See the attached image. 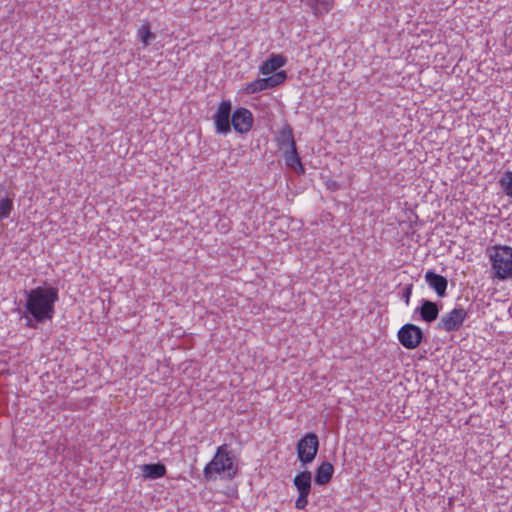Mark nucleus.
I'll list each match as a JSON object with an SVG mask.
<instances>
[{
	"label": "nucleus",
	"instance_id": "obj_22",
	"mask_svg": "<svg viewBox=\"0 0 512 512\" xmlns=\"http://www.w3.org/2000/svg\"><path fill=\"white\" fill-rule=\"evenodd\" d=\"M412 289H413V284H408L406 285L403 290H402V299L404 300L405 304L408 306L409 303H410V297L412 295Z\"/></svg>",
	"mask_w": 512,
	"mask_h": 512
},
{
	"label": "nucleus",
	"instance_id": "obj_6",
	"mask_svg": "<svg viewBox=\"0 0 512 512\" xmlns=\"http://www.w3.org/2000/svg\"><path fill=\"white\" fill-rule=\"evenodd\" d=\"M312 473L308 470L298 472L294 479L293 484L298 491V498L295 501L297 509H305L308 505V496L311 492Z\"/></svg>",
	"mask_w": 512,
	"mask_h": 512
},
{
	"label": "nucleus",
	"instance_id": "obj_10",
	"mask_svg": "<svg viewBox=\"0 0 512 512\" xmlns=\"http://www.w3.org/2000/svg\"><path fill=\"white\" fill-rule=\"evenodd\" d=\"M253 123V114L247 108L239 107L232 114L231 126L239 134L249 132L253 127Z\"/></svg>",
	"mask_w": 512,
	"mask_h": 512
},
{
	"label": "nucleus",
	"instance_id": "obj_21",
	"mask_svg": "<svg viewBox=\"0 0 512 512\" xmlns=\"http://www.w3.org/2000/svg\"><path fill=\"white\" fill-rule=\"evenodd\" d=\"M138 35L145 47L149 46L150 42L156 38L155 34L151 32L149 23L143 24L139 28Z\"/></svg>",
	"mask_w": 512,
	"mask_h": 512
},
{
	"label": "nucleus",
	"instance_id": "obj_12",
	"mask_svg": "<svg viewBox=\"0 0 512 512\" xmlns=\"http://www.w3.org/2000/svg\"><path fill=\"white\" fill-rule=\"evenodd\" d=\"M424 278L428 286L436 292L438 297L444 298L447 295L448 281L446 277L428 270Z\"/></svg>",
	"mask_w": 512,
	"mask_h": 512
},
{
	"label": "nucleus",
	"instance_id": "obj_16",
	"mask_svg": "<svg viewBox=\"0 0 512 512\" xmlns=\"http://www.w3.org/2000/svg\"><path fill=\"white\" fill-rule=\"evenodd\" d=\"M276 140L281 150L292 149L296 147L293 130L289 125L284 126L279 131Z\"/></svg>",
	"mask_w": 512,
	"mask_h": 512
},
{
	"label": "nucleus",
	"instance_id": "obj_1",
	"mask_svg": "<svg viewBox=\"0 0 512 512\" xmlns=\"http://www.w3.org/2000/svg\"><path fill=\"white\" fill-rule=\"evenodd\" d=\"M25 304L21 318L26 319V327L36 329L37 323L52 320L55 303L59 300L58 289L53 286L36 287L24 290Z\"/></svg>",
	"mask_w": 512,
	"mask_h": 512
},
{
	"label": "nucleus",
	"instance_id": "obj_14",
	"mask_svg": "<svg viewBox=\"0 0 512 512\" xmlns=\"http://www.w3.org/2000/svg\"><path fill=\"white\" fill-rule=\"evenodd\" d=\"M287 60L284 56L280 54H272L269 59H267L260 66V72L264 75L273 74L286 64Z\"/></svg>",
	"mask_w": 512,
	"mask_h": 512
},
{
	"label": "nucleus",
	"instance_id": "obj_11",
	"mask_svg": "<svg viewBox=\"0 0 512 512\" xmlns=\"http://www.w3.org/2000/svg\"><path fill=\"white\" fill-rule=\"evenodd\" d=\"M440 308L441 306L438 303L422 299L420 301V306L415 309V313L420 315L421 320L427 323H432L438 318Z\"/></svg>",
	"mask_w": 512,
	"mask_h": 512
},
{
	"label": "nucleus",
	"instance_id": "obj_9",
	"mask_svg": "<svg viewBox=\"0 0 512 512\" xmlns=\"http://www.w3.org/2000/svg\"><path fill=\"white\" fill-rule=\"evenodd\" d=\"M287 78L285 71L269 74L268 77L258 78L246 85L245 91L248 94H255L263 90L274 88L283 83Z\"/></svg>",
	"mask_w": 512,
	"mask_h": 512
},
{
	"label": "nucleus",
	"instance_id": "obj_17",
	"mask_svg": "<svg viewBox=\"0 0 512 512\" xmlns=\"http://www.w3.org/2000/svg\"><path fill=\"white\" fill-rule=\"evenodd\" d=\"M142 476L144 479L154 480L165 476L166 467L158 462L155 464H144L141 466Z\"/></svg>",
	"mask_w": 512,
	"mask_h": 512
},
{
	"label": "nucleus",
	"instance_id": "obj_7",
	"mask_svg": "<svg viewBox=\"0 0 512 512\" xmlns=\"http://www.w3.org/2000/svg\"><path fill=\"white\" fill-rule=\"evenodd\" d=\"M232 103L230 100H222L215 114L213 115V121L216 133L221 135H227L231 132V117H232Z\"/></svg>",
	"mask_w": 512,
	"mask_h": 512
},
{
	"label": "nucleus",
	"instance_id": "obj_2",
	"mask_svg": "<svg viewBox=\"0 0 512 512\" xmlns=\"http://www.w3.org/2000/svg\"><path fill=\"white\" fill-rule=\"evenodd\" d=\"M222 472H227L229 477L236 474L234 458L231 456L227 444L217 448L213 459L205 466L203 474L206 480H210L214 474H221Z\"/></svg>",
	"mask_w": 512,
	"mask_h": 512
},
{
	"label": "nucleus",
	"instance_id": "obj_4",
	"mask_svg": "<svg viewBox=\"0 0 512 512\" xmlns=\"http://www.w3.org/2000/svg\"><path fill=\"white\" fill-rule=\"evenodd\" d=\"M319 450V439L316 433L309 432L298 440L296 445L297 458L303 466L314 461Z\"/></svg>",
	"mask_w": 512,
	"mask_h": 512
},
{
	"label": "nucleus",
	"instance_id": "obj_8",
	"mask_svg": "<svg viewBox=\"0 0 512 512\" xmlns=\"http://www.w3.org/2000/svg\"><path fill=\"white\" fill-rule=\"evenodd\" d=\"M397 337L400 344L404 348L412 350L420 345V343L423 340L424 334L419 326L407 323L399 329Z\"/></svg>",
	"mask_w": 512,
	"mask_h": 512
},
{
	"label": "nucleus",
	"instance_id": "obj_15",
	"mask_svg": "<svg viewBox=\"0 0 512 512\" xmlns=\"http://www.w3.org/2000/svg\"><path fill=\"white\" fill-rule=\"evenodd\" d=\"M283 155L286 165L293 169L297 174H303L305 172V168L301 162L296 147L284 150Z\"/></svg>",
	"mask_w": 512,
	"mask_h": 512
},
{
	"label": "nucleus",
	"instance_id": "obj_13",
	"mask_svg": "<svg viewBox=\"0 0 512 512\" xmlns=\"http://www.w3.org/2000/svg\"><path fill=\"white\" fill-rule=\"evenodd\" d=\"M333 473V465L328 461H324L317 467L314 481L317 485H326L331 481Z\"/></svg>",
	"mask_w": 512,
	"mask_h": 512
},
{
	"label": "nucleus",
	"instance_id": "obj_18",
	"mask_svg": "<svg viewBox=\"0 0 512 512\" xmlns=\"http://www.w3.org/2000/svg\"><path fill=\"white\" fill-rule=\"evenodd\" d=\"M13 210V198L8 196V192L3 187H0V221L10 218Z\"/></svg>",
	"mask_w": 512,
	"mask_h": 512
},
{
	"label": "nucleus",
	"instance_id": "obj_23",
	"mask_svg": "<svg viewBox=\"0 0 512 512\" xmlns=\"http://www.w3.org/2000/svg\"><path fill=\"white\" fill-rule=\"evenodd\" d=\"M329 188L335 190L338 188V185L336 182H333L331 185H329Z\"/></svg>",
	"mask_w": 512,
	"mask_h": 512
},
{
	"label": "nucleus",
	"instance_id": "obj_19",
	"mask_svg": "<svg viewBox=\"0 0 512 512\" xmlns=\"http://www.w3.org/2000/svg\"><path fill=\"white\" fill-rule=\"evenodd\" d=\"M310 7L315 16L328 13L334 6V0H302Z\"/></svg>",
	"mask_w": 512,
	"mask_h": 512
},
{
	"label": "nucleus",
	"instance_id": "obj_20",
	"mask_svg": "<svg viewBox=\"0 0 512 512\" xmlns=\"http://www.w3.org/2000/svg\"><path fill=\"white\" fill-rule=\"evenodd\" d=\"M501 191L512 199V171H506L502 174L499 181Z\"/></svg>",
	"mask_w": 512,
	"mask_h": 512
},
{
	"label": "nucleus",
	"instance_id": "obj_3",
	"mask_svg": "<svg viewBox=\"0 0 512 512\" xmlns=\"http://www.w3.org/2000/svg\"><path fill=\"white\" fill-rule=\"evenodd\" d=\"M490 255L495 278L505 280L512 276V247L494 246Z\"/></svg>",
	"mask_w": 512,
	"mask_h": 512
},
{
	"label": "nucleus",
	"instance_id": "obj_5",
	"mask_svg": "<svg viewBox=\"0 0 512 512\" xmlns=\"http://www.w3.org/2000/svg\"><path fill=\"white\" fill-rule=\"evenodd\" d=\"M468 316L467 311L462 307H455L451 311L443 314L436 325V329L445 332H454L459 330Z\"/></svg>",
	"mask_w": 512,
	"mask_h": 512
}]
</instances>
